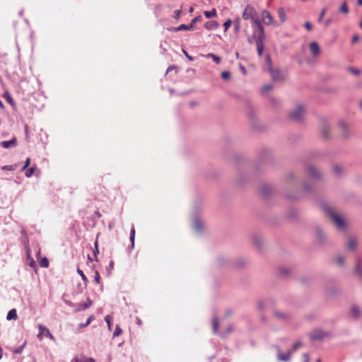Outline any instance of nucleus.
Listing matches in <instances>:
<instances>
[{"label":"nucleus","mask_w":362,"mask_h":362,"mask_svg":"<svg viewBox=\"0 0 362 362\" xmlns=\"http://www.w3.org/2000/svg\"><path fill=\"white\" fill-rule=\"evenodd\" d=\"M21 234L23 235L21 241H22L23 244L24 245L25 248L26 250L27 257H30V245H29V240H28V238L25 230H23L21 231Z\"/></svg>","instance_id":"obj_7"},{"label":"nucleus","mask_w":362,"mask_h":362,"mask_svg":"<svg viewBox=\"0 0 362 362\" xmlns=\"http://www.w3.org/2000/svg\"><path fill=\"white\" fill-rule=\"evenodd\" d=\"M256 45H257L258 55L259 57H261L262 55L263 50H264V45H261V43L259 42V44H256Z\"/></svg>","instance_id":"obj_30"},{"label":"nucleus","mask_w":362,"mask_h":362,"mask_svg":"<svg viewBox=\"0 0 362 362\" xmlns=\"http://www.w3.org/2000/svg\"><path fill=\"white\" fill-rule=\"evenodd\" d=\"M77 272L81 276V279H83V282L86 284L88 281V278L84 274V273L83 272V271L81 270L80 269H77Z\"/></svg>","instance_id":"obj_33"},{"label":"nucleus","mask_w":362,"mask_h":362,"mask_svg":"<svg viewBox=\"0 0 362 362\" xmlns=\"http://www.w3.org/2000/svg\"><path fill=\"white\" fill-rule=\"evenodd\" d=\"M4 98L6 100V101L10 103V104H13V98L11 96V95L8 93H5L4 94Z\"/></svg>","instance_id":"obj_34"},{"label":"nucleus","mask_w":362,"mask_h":362,"mask_svg":"<svg viewBox=\"0 0 362 362\" xmlns=\"http://www.w3.org/2000/svg\"><path fill=\"white\" fill-rule=\"evenodd\" d=\"M30 164V158H27L24 166L22 168V170H25Z\"/></svg>","instance_id":"obj_44"},{"label":"nucleus","mask_w":362,"mask_h":362,"mask_svg":"<svg viewBox=\"0 0 362 362\" xmlns=\"http://www.w3.org/2000/svg\"><path fill=\"white\" fill-rule=\"evenodd\" d=\"M356 246V241L355 239H351L349 240V243H348V248L349 250H353L355 248V247Z\"/></svg>","instance_id":"obj_28"},{"label":"nucleus","mask_w":362,"mask_h":362,"mask_svg":"<svg viewBox=\"0 0 362 362\" xmlns=\"http://www.w3.org/2000/svg\"><path fill=\"white\" fill-rule=\"evenodd\" d=\"M357 4H358L359 6H362V0H357Z\"/></svg>","instance_id":"obj_60"},{"label":"nucleus","mask_w":362,"mask_h":362,"mask_svg":"<svg viewBox=\"0 0 362 362\" xmlns=\"http://www.w3.org/2000/svg\"><path fill=\"white\" fill-rule=\"evenodd\" d=\"M122 333V329L120 328V327L119 325H117L116 327H115V329L113 332V336L115 337H118Z\"/></svg>","instance_id":"obj_32"},{"label":"nucleus","mask_w":362,"mask_h":362,"mask_svg":"<svg viewBox=\"0 0 362 362\" xmlns=\"http://www.w3.org/2000/svg\"><path fill=\"white\" fill-rule=\"evenodd\" d=\"M360 107H361V108L362 109V100H361V103H360Z\"/></svg>","instance_id":"obj_64"},{"label":"nucleus","mask_w":362,"mask_h":362,"mask_svg":"<svg viewBox=\"0 0 362 362\" xmlns=\"http://www.w3.org/2000/svg\"><path fill=\"white\" fill-rule=\"evenodd\" d=\"M18 317L17 316V312H16V309H12L11 310L8 314H7V316H6V319L8 320H16Z\"/></svg>","instance_id":"obj_16"},{"label":"nucleus","mask_w":362,"mask_h":362,"mask_svg":"<svg viewBox=\"0 0 362 362\" xmlns=\"http://www.w3.org/2000/svg\"><path fill=\"white\" fill-rule=\"evenodd\" d=\"M193 30V24H190V25H185V24H182L180 25V26L177 27L175 28V30L176 32L177 31H181V30Z\"/></svg>","instance_id":"obj_15"},{"label":"nucleus","mask_w":362,"mask_h":362,"mask_svg":"<svg viewBox=\"0 0 362 362\" xmlns=\"http://www.w3.org/2000/svg\"><path fill=\"white\" fill-rule=\"evenodd\" d=\"M337 262L339 265H342L344 264V259L342 257H338L337 259Z\"/></svg>","instance_id":"obj_51"},{"label":"nucleus","mask_w":362,"mask_h":362,"mask_svg":"<svg viewBox=\"0 0 362 362\" xmlns=\"http://www.w3.org/2000/svg\"><path fill=\"white\" fill-rule=\"evenodd\" d=\"M189 11L190 13L193 12V8H192V7H190V8H189Z\"/></svg>","instance_id":"obj_61"},{"label":"nucleus","mask_w":362,"mask_h":362,"mask_svg":"<svg viewBox=\"0 0 362 362\" xmlns=\"http://www.w3.org/2000/svg\"><path fill=\"white\" fill-rule=\"evenodd\" d=\"M14 352H15V353H20V352H21V351H20V349H18V350L15 351Z\"/></svg>","instance_id":"obj_63"},{"label":"nucleus","mask_w":362,"mask_h":362,"mask_svg":"<svg viewBox=\"0 0 362 362\" xmlns=\"http://www.w3.org/2000/svg\"><path fill=\"white\" fill-rule=\"evenodd\" d=\"M230 74L229 71H224L221 73V78L223 80L227 81L230 78Z\"/></svg>","instance_id":"obj_31"},{"label":"nucleus","mask_w":362,"mask_h":362,"mask_svg":"<svg viewBox=\"0 0 362 362\" xmlns=\"http://www.w3.org/2000/svg\"><path fill=\"white\" fill-rule=\"evenodd\" d=\"M277 13H278V16H279V19L281 20V21L282 23L284 22L286 19V13L284 11V8H279L278 9Z\"/></svg>","instance_id":"obj_19"},{"label":"nucleus","mask_w":362,"mask_h":362,"mask_svg":"<svg viewBox=\"0 0 362 362\" xmlns=\"http://www.w3.org/2000/svg\"><path fill=\"white\" fill-rule=\"evenodd\" d=\"M271 89H272L271 85H266V86H264L262 88V90L264 92H267V91L270 90Z\"/></svg>","instance_id":"obj_50"},{"label":"nucleus","mask_w":362,"mask_h":362,"mask_svg":"<svg viewBox=\"0 0 362 362\" xmlns=\"http://www.w3.org/2000/svg\"><path fill=\"white\" fill-rule=\"evenodd\" d=\"M92 303H93L92 301L89 298H88L86 302L81 303L79 305L80 309L86 310V309L88 308L89 307H90L92 305Z\"/></svg>","instance_id":"obj_20"},{"label":"nucleus","mask_w":362,"mask_h":362,"mask_svg":"<svg viewBox=\"0 0 362 362\" xmlns=\"http://www.w3.org/2000/svg\"><path fill=\"white\" fill-rule=\"evenodd\" d=\"M325 211L328 217L334 223L338 228L342 229L345 226V222L343 218L336 214L332 209L327 208Z\"/></svg>","instance_id":"obj_2"},{"label":"nucleus","mask_w":362,"mask_h":362,"mask_svg":"<svg viewBox=\"0 0 362 362\" xmlns=\"http://www.w3.org/2000/svg\"><path fill=\"white\" fill-rule=\"evenodd\" d=\"M349 71L353 74H355V75H358L360 74V71L358 70V69H356L354 68H350L349 69Z\"/></svg>","instance_id":"obj_45"},{"label":"nucleus","mask_w":362,"mask_h":362,"mask_svg":"<svg viewBox=\"0 0 362 362\" xmlns=\"http://www.w3.org/2000/svg\"><path fill=\"white\" fill-rule=\"evenodd\" d=\"M3 170H13L14 168L13 165H5L2 168Z\"/></svg>","instance_id":"obj_52"},{"label":"nucleus","mask_w":362,"mask_h":362,"mask_svg":"<svg viewBox=\"0 0 362 362\" xmlns=\"http://www.w3.org/2000/svg\"><path fill=\"white\" fill-rule=\"evenodd\" d=\"M266 63L267 65L268 66V71H269L273 81H283L285 78L284 74L280 70L274 69L272 68V60L269 56L267 57Z\"/></svg>","instance_id":"obj_1"},{"label":"nucleus","mask_w":362,"mask_h":362,"mask_svg":"<svg viewBox=\"0 0 362 362\" xmlns=\"http://www.w3.org/2000/svg\"><path fill=\"white\" fill-rule=\"evenodd\" d=\"M231 21L230 19H228L223 24V26L225 28V30H227L231 25Z\"/></svg>","instance_id":"obj_40"},{"label":"nucleus","mask_w":362,"mask_h":362,"mask_svg":"<svg viewBox=\"0 0 362 362\" xmlns=\"http://www.w3.org/2000/svg\"><path fill=\"white\" fill-rule=\"evenodd\" d=\"M74 362H84V360H83V357L80 358H78V357H75L74 358Z\"/></svg>","instance_id":"obj_54"},{"label":"nucleus","mask_w":362,"mask_h":362,"mask_svg":"<svg viewBox=\"0 0 362 362\" xmlns=\"http://www.w3.org/2000/svg\"><path fill=\"white\" fill-rule=\"evenodd\" d=\"M304 113V107L302 105H299L293 111L291 112L289 114V117L293 121H300L302 119Z\"/></svg>","instance_id":"obj_3"},{"label":"nucleus","mask_w":362,"mask_h":362,"mask_svg":"<svg viewBox=\"0 0 362 362\" xmlns=\"http://www.w3.org/2000/svg\"><path fill=\"white\" fill-rule=\"evenodd\" d=\"M308 173L312 177H317L320 175V172L318 171V170L314 168L313 166H310L308 168Z\"/></svg>","instance_id":"obj_14"},{"label":"nucleus","mask_w":362,"mask_h":362,"mask_svg":"<svg viewBox=\"0 0 362 362\" xmlns=\"http://www.w3.org/2000/svg\"><path fill=\"white\" fill-rule=\"evenodd\" d=\"M94 280L97 284L100 283V276L98 271H95V276H94Z\"/></svg>","instance_id":"obj_37"},{"label":"nucleus","mask_w":362,"mask_h":362,"mask_svg":"<svg viewBox=\"0 0 362 362\" xmlns=\"http://www.w3.org/2000/svg\"><path fill=\"white\" fill-rule=\"evenodd\" d=\"M339 128L342 131L343 136H347L346 130L349 128V124L345 122H339Z\"/></svg>","instance_id":"obj_17"},{"label":"nucleus","mask_w":362,"mask_h":362,"mask_svg":"<svg viewBox=\"0 0 362 362\" xmlns=\"http://www.w3.org/2000/svg\"><path fill=\"white\" fill-rule=\"evenodd\" d=\"M218 329V322L216 318H214L213 320V330L214 332H216Z\"/></svg>","instance_id":"obj_35"},{"label":"nucleus","mask_w":362,"mask_h":362,"mask_svg":"<svg viewBox=\"0 0 362 362\" xmlns=\"http://www.w3.org/2000/svg\"><path fill=\"white\" fill-rule=\"evenodd\" d=\"M105 322L108 326L109 329H111V318L109 315L106 316L105 318Z\"/></svg>","instance_id":"obj_43"},{"label":"nucleus","mask_w":362,"mask_h":362,"mask_svg":"<svg viewBox=\"0 0 362 362\" xmlns=\"http://www.w3.org/2000/svg\"><path fill=\"white\" fill-rule=\"evenodd\" d=\"M256 16V11L255 9L250 6H247L244 10L243 13V18L245 20L252 19Z\"/></svg>","instance_id":"obj_5"},{"label":"nucleus","mask_w":362,"mask_h":362,"mask_svg":"<svg viewBox=\"0 0 362 362\" xmlns=\"http://www.w3.org/2000/svg\"><path fill=\"white\" fill-rule=\"evenodd\" d=\"M206 57L207 58H211L213 59V61L218 64L220 62H221V58L216 55H215L214 54H212V53H209L208 54L206 55Z\"/></svg>","instance_id":"obj_21"},{"label":"nucleus","mask_w":362,"mask_h":362,"mask_svg":"<svg viewBox=\"0 0 362 362\" xmlns=\"http://www.w3.org/2000/svg\"><path fill=\"white\" fill-rule=\"evenodd\" d=\"M38 329H39V333H38L37 337L40 340H42L43 336H45V337H48L49 339H50L51 340L55 341L54 337L50 333L49 330L46 327H45L42 325H39Z\"/></svg>","instance_id":"obj_4"},{"label":"nucleus","mask_w":362,"mask_h":362,"mask_svg":"<svg viewBox=\"0 0 362 362\" xmlns=\"http://www.w3.org/2000/svg\"><path fill=\"white\" fill-rule=\"evenodd\" d=\"M333 170L336 174H339L341 171V168L339 165H334L333 167Z\"/></svg>","instance_id":"obj_42"},{"label":"nucleus","mask_w":362,"mask_h":362,"mask_svg":"<svg viewBox=\"0 0 362 362\" xmlns=\"http://www.w3.org/2000/svg\"><path fill=\"white\" fill-rule=\"evenodd\" d=\"M359 37L358 35H354L353 37H352V43H355L358 40Z\"/></svg>","instance_id":"obj_56"},{"label":"nucleus","mask_w":362,"mask_h":362,"mask_svg":"<svg viewBox=\"0 0 362 362\" xmlns=\"http://www.w3.org/2000/svg\"><path fill=\"white\" fill-rule=\"evenodd\" d=\"M16 139L15 138L12 139L10 141H2L1 142V146L5 148H10V147H12V146H16Z\"/></svg>","instance_id":"obj_12"},{"label":"nucleus","mask_w":362,"mask_h":362,"mask_svg":"<svg viewBox=\"0 0 362 362\" xmlns=\"http://www.w3.org/2000/svg\"><path fill=\"white\" fill-rule=\"evenodd\" d=\"M325 336V333L321 329H315L310 334L312 340L321 339Z\"/></svg>","instance_id":"obj_8"},{"label":"nucleus","mask_w":362,"mask_h":362,"mask_svg":"<svg viewBox=\"0 0 362 362\" xmlns=\"http://www.w3.org/2000/svg\"><path fill=\"white\" fill-rule=\"evenodd\" d=\"M304 26H305V28L308 31H310V30H312V29H313V26H312L311 23H309V22H306V23H305V25H304Z\"/></svg>","instance_id":"obj_46"},{"label":"nucleus","mask_w":362,"mask_h":362,"mask_svg":"<svg viewBox=\"0 0 362 362\" xmlns=\"http://www.w3.org/2000/svg\"><path fill=\"white\" fill-rule=\"evenodd\" d=\"M183 53L185 55V57L189 59V61H194V58L192 56L189 55L185 50H183Z\"/></svg>","instance_id":"obj_49"},{"label":"nucleus","mask_w":362,"mask_h":362,"mask_svg":"<svg viewBox=\"0 0 362 362\" xmlns=\"http://www.w3.org/2000/svg\"><path fill=\"white\" fill-rule=\"evenodd\" d=\"M300 346H301V342L299 341L294 343L293 345V349H292L293 351H295L296 350H297Z\"/></svg>","instance_id":"obj_41"},{"label":"nucleus","mask_w":362,"mask_h":362,"mask_svg":"<svg viewBox=\"0 0 362 362\" xmlns=\"http://www.w3.org/2000/svg\"><path fill=\"white\" fill-rule=\"evenodd\" d=\"M321 135L324 139L329 138V127L327 125H323L320 130Z\"/></svg>","instance_id":"obj_18"},{"label":"nucleus","mask_w":362,"mask_h":362,"mask_svg":"<svg viewBox=\"0 0 362 362\" xmlns=\"http://www.w3.org/2000/svg\"><path fill=\"white\" fill-rule=\"evenodd\" d=\"M197 21V18H194V19L192 21L191 24H193V27L194 26V24L196 23Z\"/></svg>","instance_id":"obj_59"},{"label":"nucleus","mask_w":362,"mask_h":362,"mask_svg":"<svg viewBox=\"0 0 362 362\" xmlns=\"http://www.w3.org/2000/svg\"><path fill=\"white\" fill-rule=\"evenodd\" d=\"M317 236H318L319 239H320L321 236L322 235V232L321 230H317Z\"/></svg>","instance_id":"obj_58"},{"label":"nucleus","mask_w":362,"mask_h":362,"mask_svg":"<svg viewBox=\"0 0 362 362\" xmlns=\"http://www.w3.org/2000/svg\"><path fill=\"white\" fill-rule=\"evenodd\" d=\"M325 13H326V8L322 9V11L320 12V17H319V21L320 22L322 21V19L324 17Z\"/></svg>","instance_id":"obj_48"},{"label":"nucleus","mask_w":362,"mask_h":362,"mask_svg":"<svg viewBox=\"0 0 362 362\" xmlns=\"http://www.w3.org/2000/svg\"><path fill=\"white\" fill-rule=\"evenodd\" d=\"M35 171V168H30L25 172L26 177H30Z\"/></svg>","instance_id":"obj_38"},{"label":"nucleus","mask_w":362,"mask_h":362,"mask_svg":"<svg viewBox=\"0 0 362 362\" xmlns=\"http://www.w3.org/2000/svg\"><path fill=\"white\" fill-rule=\"evenodd\" d=\"M83 360H84V362H95V359L91 357H90V358L83 357Z\"/></svg>","instance_id":"obj_53"},{"label":"nucleus","mask_w":362,"mask_h":362,"mask_svg":"<svg viewBox=\"0 0 362 362\" xmlns=\"http://www.w3.org/2000/svg\"><path fill=\"white\" fill-rule=\"evenodd\" d=\"M135 233V228L134 226H132L130 232V241L132 244V248L134 247Z\"/></svg>","instance_id":"obj_23"},{"label":"nucleus","mask_w":362,"mask_h":362,"mask_svg":"<svg viewBox=\"0 0 362 362\" xmlns=\"http://www.w3.org/2000/svg\"><path fill=\"white\" fill-rule=\"evenodd\" d=\"M339 11L341 13H345V14H347L349 13V8L347 6V4H346V1H344L342 3V4L341 5V6L339 8Z\"/></svg>","instance_id":"obj_24"},{"label":"nucleus","mask_w":362,"mask_h":362,"mask_svg":"<svg viewBox=\"0 0 362 362\" xmlns=\"http://www.w3.org/2000/svg\"><path fill=\"white\" fill-rule=\"evenodd\" d=\"M252 21L253 23V26L257 28L259 33H262L264 31V29L260 21L256 16L254 18H252Z\"/></svg>","instance_id":"obj_11"},{"label":"nucleus","mask_w":362,"mask_h":362,"mask_svg":"<svg viewBox=\"0 0 362 362\" xmlns=\"http://www.w3.org/2000/svg\"><path fill=\"white\" fill-rule=\"evenodd\" d=\"M94 319V317L93 315H90L88 319H87V321L85 322V323H82V324H80L79 327L83 328V327H87L88 325H90V323Z\"/></svg>","instance_id":"obj_29"},{"label":"nucleus","mask_w":362,"mask_h":362,"mask_svg":"<svg viewBox=\"0 0 362 362\" xmlns=\"http://www.w3.org/2000/svg\"><path fill=\"white\" fill-rule=\"evenodd\" d=\"M0 107H4V105H3V103L0 100Z\"/></svg>","instance_id":"obj_62"},{"label":"nucleus","mask_w":362,"mask_h":362,"mask_svg":"<svg viewBox=\"0 0 362 362\" xmlns=\"http://www.w3.org/2000/svg\"><path fill=\"white\" fill-rule=\"evenodd\" d=\"M291 351H287L286 354L281 353L280 350L278 351V359L283 361H288L290 360Z\"/></svg>","instance_id":"obj_10"},{"label":"nucleus","mask_w":362,"mask_h":362,"mask_svg":"<svg viewBox=\"0 0 362 362\" xmlns=\"http://www.w3.org/2000/svg\"><path fill=\"white\" fill-rule=\"evenodd\" d=\"M275 316L278 318H281V319H283L285 317V315L284 313H279V312H276L274 313Z\"/></svg>","instance_id":"obj_47"},{"label":"nucleus","mask_w":362,"mask_h":362,"mask_svg":"<svg viewBox=\"0 0 362 362\" xmlns=\"http://www.w3.org/2000/svg\"><path fill=\"white\" fill-rule=\"evenodd\" d=\"M204 16L207 18H211L216 16V11L215 8H213L211 11H204Z\"/></svg>","instance_id":"obj_22"},{"label":"nucleus","mask_w":362,"mask_h":362,"mask_svg":"<svg viewBox=\"0 0 362 362\" xmlns=\"http://www.w3.org/2000/svg\"><path fill=\"white\" fill-rule=\"evenodd\" d=\"M264 39H265L264 31L262 33H259V35L256 40V44H259L260 42L261 45H264L263 43H264Z\"/></svg>","instance_id":"obj_25"},{"label":"nucleus","mask_w":362,"mask_h":362,"mask_svg":"<svg viewBox=\"0 0 362 362\" xmlns=\"http://www.w3.org/2000/svg\"><path fill=\"white\" fill-rule=\"evenodd\" d=\"M40 266L41 267H48L49 266V261L47 259V257H43L40 261Z\"/></svg>","instance_id":"obj_26"},{"label":"nucleus","mask_w":362,"mask_h":362,"mask_svg":"<svg viewBox=\"0 0 362 362\" xmlns=\"http://www.w3.org/2000/svg\"><path fill=\"white\" fill-rule=\"evenodd\" d=\"M361 314L360 309L357 306L351 307L350 310V315L354 318H358Z\"/></svg>","instance_id":"obj_13"},{"label":"nucleus","mask_w":362,"mask_h":362,"mask_svg":"<svg viewBox=\"0 0 362 362\" xmlns=\"http://www.w3.org/2000/svg\"><path fill=\"white\" fill-rule=\"evenodd\" d=\"M181 8L179 10H175L173 13V18L175 19H179L180 17Z\"/></svg>","instance_id":"obj_39"},{"label":"nucleus","mask_w":362,"mask_h":362,"mask_svg":"<svg viewBox=\"0 0 362 362\" xmlns=\"http://www.w3.org/2000/svg\"><path fill=\"white\" fill-rule=\"evenodd\" d=\"M215 24H216V22H214V21L207 22L205 24V28H207L208 30H211L213 28V27L215 25Z\"/></svg>","instance_id":"obj_36"},{"label":"nucleus","mask_w":362,"mask_h":362,"mask_svg":"<svg viewBox=\"0 0 362 362\" xmlns=\"http://www.w3.org/2000/svg\"><path fill=\"white\" fill-rule=\"evenodd\" d=\"M261 17H262V22L265 25H269L273 23L272 16L271 15V13L269 11H267L266 10H263L261 13Z\"/></svg>","instance_id":"obj_6"},{"label":"nucleus","mask_w":362,"mask_h":362,"mask_svg":"<svg viewBox=\"0 0 362 362\" xmlns=\"http://www.w3.org/2000/svg\"><path fill=\"white\" fill-rule=\"evenodd\" d=\"M310 51L314 57H317L320 53V47L316 42H312L309 46Z\"/></svg>","instance_id":"obj_9"},{"label":"nucleus","mask_w":362,"mask_h":362,"mask_svg":"<svg viewBox=\"0 0 362 362\" xmlns=\"http://www.w3.org/2000/svg\"><path fill=\"white\" fill-rule=\"evenodd\" d=\"M303 358H304V360H305L304 362H309L310 361V358H309V356H308V354H303Z\"/></svg>","instance_id":"obj_55"},{"label":"nucleus","mask_w":362,"mask_h":362,"mask_svg":"<svg viewBox=\"0 0 362 362\" xmlns=\"http://www.w3.org/2000/svg\"><path fill=\"white\" fill-rule=\"evenodd\" d=\"M98 236L99 235H97V238H96V240L94 243V250H93V253H94V255L95 257L97 256V255L99 253V249H98Z\"/></svg>","instance_id":"obj_27"},{"label":"nucleus","mask_w":362,"mask_h":362,"mask_svg":"<svg viewBox=\"0 0 362 362\" xmlns=\"http://www.w3.org/2000/svg\"><path fill=\"white\" fill-rule=\"evenodd\" d=\"M28 259H30V262L29 264V265L32 267H35V262L34 260L30 257H28Z\"/></svg>","instance_id":"obj_57"}]
</instances>
